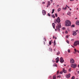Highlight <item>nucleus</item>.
Here are the masks:
<instances>
[{"mask_svg": "<svg viewBox=\"0 0 79 79\" xmlns=\"http://www.w3.org/2000/svg\"><path fill=\"white\" fill-rule=\"evenodd\" d=\"M61 9L60 8H59V9L57 10V11H58V12H59V11H61Z\"/></svg>", "mask_w": 79, "mask_h": 79, "instance_id": "obj_18", "label": "nucleus"}, {"mask_svg": "<svg viewBox=\"0 0 79 79\" xmlns=\"http://www.w3.org/2000/svg\"><path fill=\"white\" fill-rule=\"evenodd\" d=\"M77 10H78V8H77Z\"/></svg>", "mask_w": 79, "mask_h": 79, "instance_id": "obj_63", "label": "nucleus"}, {"mask_svg": "<svg viewBox=\"0 0 79 79\" xmlns=\"http://www.w3.org/2000/svg\"><path fill=\"white\" fill-rule=\"evenodd\" d=\"M64 61L63 60V58L62 57H61L60 58V62L61 63H63Z\"/></svg>", "mask_w": 79, "mask_h": 79, "instance_id": "obj_5", "label": "nucleus"}, {"mask_svg": "<svg viewBox=\"0 0 79 79\" xmlns=\"http://www.w3.org/2000/svg\"><path fill=\"white\" fill-rule=\"evenodd\" d=\"M42 13H43V15H46V11H45L44 10H42Z\"/></svg>", "mask_w": 79, "mask_h": 79, "instance_id": "obj_8", "label": "nucleus"}, {"mask_svg": "<svg viewBox=\"0 0 79 79\" xmlns=\"http://www.w3.org/2000/svg\"><path fill=\"white\" fill-rule=\"evenodd\" d=\"M77 19V18H75L76 19Z\"/></svg>", "mask_w": 79, "mask_h": 79, "instance_id": "obj_57", "label": "nucleus"}, {"mask_svg": "<svg viewBox=\"0 0 79 79\" xmlns=\"http://www.w3.org/2000/svg\"><path fill=\"white\" fill-rule=\"evenodd\" d=\"M62 71L64 73H67V71L64 69V68L63 69Z\"/></svg>", "mask_w": 79, "mask_h": 79, "instance_id": "obj_11", "label": "nucleus"}, {"mask_svg": "<svg viewBox=\"0 0 79 79\" xmlns=\"http://www.w3.org/2000/svg\"><path fill=\"white\" fill-rule=\"evenodd\" d=\"M65 34H68V31H65Z\"/></svg>", "mask_w": 79, "mask_h": 79, "instance_id": "obj_37", "label": "nucleus"}, {"mask_svg": "<svg viewBox=\"0 0 79 79\" xmlns=\"http://www.w3.org/2000/svg\"><path fill=\"white\" fill-rule=\"evenodd\" d=\"M77 25H79V21H77L76 23Z\"/></svg>", "mask_w": 79, "mask_h": 79, "instance_id": "obj_15", "label": "nucleus"}, {"mask_svg": "<svg viewBox=\"0 0 79 79\" xmlns=\"http://www.w3.org/2000/svg\"><path fill=\"white\" fill-rule=\"evenodd\" d=\"M53 39H55V36H53Z\"/></svg>", "mask_w": 79, "mask_h": 79, "instance_id": "obj_46", "label": "nucleus"}, {"mask_svg": "<svg viewBox=\"0 0 79 79\" xmlns=\"http://www.w3.org/2000/svg\"><path fill=\"white\" fill-rule=\"evenodd\" d=\"M66 42L67 43H68V44H69V41H68V40H67Z\"/></svg>", "mask_w": 79, "mask_h": 79, "instance_id": "obj_38", "label": "nucleus"}, {"mask_svg": "<svg viewBox=\"0 0 79 79\" xmlns=\"http://www.w3.org/2000/svg\"><path fill=\"white\" fill-rule=\"evenodd\" d=\"M68 52L69 53H70V50L69 49L68 50Z\"/></svg>", "mask_w": 79, "mask_h": 79, "instance_id": "obj_35", "label": "nucleus"}, {"mask_svg": "<svg viewBox=\"0 0 79 79\" xmlns=\"http://www.w3.org/2000/svg\"><path fill=\"white\" fill-rule=\"evenodd\" d=\"M69 10H70V11H71V9H70Z\"/></svg>", "mask_w": 79, "mask_h": 79, "instance_id": "obj_52", "label": "nucleus"}, {"mask_svg": "<svg viewBox=\"0 0 79 79\" xmlns=\"http://www.w3.org/2000/svg\"><path fill=\"white\" fill-rule=\"evenodd\" d=\"M69 71H71V69H69Z\"/></svg>", "mask_w": 79, "mask_h": 79, "instance_id": "obj_41", "label": "nucleus"}, {"mask_svg": "<svg viewBox=\"0 0 79 79\" xmlns=\"http://www.w3.org/2000/svg\"><path fill=\"white\" fill-rule=\"evenodd\" d=\"M74 50L76 52H77L78 53L79 52V51L77 50H76V48H74Z\"/></svg>", "mask_w": 79, "mask_h": 79, "instance_id": "obj_14", "label": "nucleus"}, {"mask_svg": "<svg viewBox=\"0 0 79 79\" xmlns=\"http://www.w3.org/2000/svg\"><path fill=\"white\" fill-rule=\"evenodd\" d=\"M44 45H45V42H44Z\"/></svg>", "mask_w": 79, "mask_h": 79, "instance_id": "obj_50", "label": "nucleus"}, {"mask_svg": "<svg viewBox=\"0 0 79 79\" xmlns=\"http://www.w3.org/2000/svg\"><path fill=\"white\" fill-rule=\"evenodd\" d=\"M78 74H79V71H78Z\"/></svg>", "mask_w": 79, "mask_h": 79, "instance_id": "obj_51", "label": "nucleus"}, {"mask_svg": "<svg viewBox=\"0 0 79 79\" xmlns=\"http://www.w3.org/2000/svg\"><path fill=\"white\" fill-rule=\"evenodd\" d=\"M59 6V5H57V7H58Z\"/></svg>", "mask_w": 79, "mask_h": 79, "instance_id": "obj_44", "label": "nucleus"}, {"mask_svg": "<svg viewBox=\"0 0 79 79\" xmlns=\"http://www.w3.org/2000/svg\"><path fill=\"white\" fill-rule=\"evenodd\" d=\"M55 16H56V17H57L58 15H57V14H56V13L55 14Z\"/></svg>", "mask_w": 79, "mask_h": 79, "instance_id": "obj_31", "label": "nucleus"}, {"mask_svg": "<svg viewBox=\"0 0 79 79\" xmlns=\"http://www.w3.org/2000/svg\"><path fill=\"white\" fill-rule=\"evenodd\" d=\"M72 27H75V25H71Z\"/></svg>", "mask_w": 79, "mask_h": 79, "instance_id": "obj_24", "label": "nucleus"}, {"mask_svg": "<svg viewBox=\"0 0 79 79\" xmlns=\"http://www.w3.org/2000/svg\"><path fill=\"white\" fill-rule=\"evenodd\" d=\"M77 66V64H72L71 65V67L73 68H76V67Z\"/></svg>", "mask_w": 79, "mask_h": 79, "instance_id": "obj_4", "label": "nucleus"}, {"mask_svg": "<svg viewBox=\"0 0 79 79\" xmlns=\"http://www.w3.org/2000/svg\"><path fill=\"white\" fill-rule=\"evenodd\" d=\"M59 60L60 59H59V58H58V57H57V58L56 59V63H58Z\"/></svg>", "mask_w": 79, "mask_h": 79, "instance_id": "obj_6", "label": "nucleus"}, {"mask_svg": "<svg viewBox=\"0 0 79 79\" xmlns=\"http://www.w3.org/2000/svg\"><path fill=\"white\" fill-rule=\"evenodd\" d=\"M72 47H73V48H74V46H72Z\"/></svg>", "mask_w": 79, "mask_h": 79, "instance_id": "obj_54", "label": "nucleus"}, {"mask_svg": "<svg viewBox=\"0 0 79 79\" xmlns=\"http://www.w3.org/2000/svg\"><path fill=\"white\" fill-rule=\"evenodd\" d=\"M70 76H71V74L70 73H69V74L66 75V77L68 79L69 78Z\"/></svg>", "mask_w": 79, "mask_h": 79, "instance_id": "obj_10", "label": "nucleus"}, {"mask_svg": "<svg viewBox=\"0 0 79 79\" xmlns=\"http://www.w3.org/2000/svg\"><path fill=\"white\" fill-rule=\"evenodd\" d=\"M57 23V21H56V20H54V23L56 24Z\"/></svg>", "mask_w": 79, "mask_h": 79, "instance_id": "obj_26", "label": "nucleus"}, {"mask_svg": "<svg viewBox=\"0 0 79 79\" xmlns=\"http://www.w3.org/2000/svg\"><path fill=\"white\" fill-rule=\"evenodd\" d=\"M76 34H77V33L76 32V31H73V35H76Z\"/></svg>", "mask_w": 79, "mask_h": 79, "instance_id": "obj_9", "label": "nucleus"}, {"mask_svg": "<svg viewBox=\"0 0 79 79\" xmlns=\"http://www.w3.org/2000/svg\"><path fill=\"white\" fill-rule=\"evenodd\" d=\"M72 40H73V41L74 40V39H72Z\"/></svg>", "mask_w": 79, "mask_h": 79, "instance_id": "obj_61", "label": "nucleus"}, {"mask_svg": "<svg viewBox=\"0 0 79 79\" xmlns=\"http://www.w3.org/2000/svg\"><path fill=\"white\" fill-rule=\"evenodd\" d=\"M51 1H52V2H52V0H51Z\"/></svg>", "mask_w": 79, "mask_h": 79, "instance_id": "obj_62", "label": "nucleus"}, {"mask_svg": "<svg viewBox=\"0 0 79 79\" xmlns=\"http://www.w3.org/2000/svg\"><path fill=\"white\" fill-rule=\"evenodd\" d=\"M60 52H57V55H58L60 54Z\"/></svg>", "mask_w": 79, "mask_h": 79, "instance_id": "obj_33", "label": "nucleus"}, {"mask_svg": "<svg viewBox=\"0 0 79 79\" xmlns=\"http://www.w3.org/2000/svg\"><path fill=\"white\" fill-rule=\"evenodd\" d=\"M57 21V23H58L57 26H56V28L57 29L58 31H60V28H61V23H60V17H58L56 20Z\"/></svg>", "mask_w": 79, "mask_h": 79, "instance_id": "obj_1", "label": "nucleus"}, {"mask_svg": "<svg viewBox=\"0 0 79 79\" xmlns=\"http://www.w3.org/2000/svg\"><path fill=\"white\" fill-rule=\"evenodd\" d=\"M78 31H79V30H76L75 32H77Z\"/></svg>", "mask_w": 79, "mask_h": 79, "instance_id": "obj_40", "label": "nucleus"}, {"mask_svg": "<svg viewBox=\"0 0 79 79\" xmlns=\"http://www.w3.org/2000/svg\"><path fill=\"white\" fill-rule=\"evenodd\" d=\"M71 12L69 11L67 13V15H69V16H71Z\"/></svg>", "mask_w": 79, "mask_h": 79, "instance_id": "obj_12", "label": "nucleus"}, {"mask_svg": "<svg viewBox=\"0 0 79 79\" xmlns=\"http://www.w3.org/2000/svg\"><path fill=\"white\" fill-rule=\"evenodd\" d=\"M49 45H51V44H52V41H49Z\"/></svg>", "mask_w": 79, "mask_h": 79, "instance_id": "obj_28", "label": "nucleus"}, {"mask_svg": "<svg viewBox=\"0 0 79 79\" xmlns=\"http://www.w3.org/2000/svg\"><path fill=\"white\" fill-rule=\"evenodd\" d=\"M67 8L66 7H65V8L64 7H63L62 8V10H66Z\"/></svg>", "mask_w": 79, "mask_h": 79, "instance_id": "obj_22", "label": "nucleus"}, {"mask_svg": "<svg viewBox=\"0 0 79 79\" xmlns=\"http://www.w3.org/2000/svg\"><path fill=\"white\" fill-rule=\"evenodd\" d=\"M74 78H75V77H74V76H73L72 78V79H74Z\"/></svg>", "mask_w": 79, "mask_h": 79, "instance_id": "obj_32", "label": "nucleus"}, {"mask_svg": "<svg viewBox=\"0 0 79 79\" xmlns=\"http://www.w3.org/2000/svg\"><path fill=\"white\" fill-rule=\"evenodd\" d=\"M51 16H52V18H55V16L53 14L51 15Z\"/></svg>", "mask_w": 79, "mask_h": 79, "instance_id": "obj_19", "label": "nucleus"}, {"mask_svg": "<svg viewBox=\"0 0 79 79\" xmlns=\"http://www.w3.org/2000/svg\"><path fill=\"white\" fill-rule=\"evenodd\" d=\"M69 37V36L67 35L66 36V38H67V39H68V38Z\"/></svg>", "mask_w": 79, "mask_h": 79, "instance_id": "obj_34", "label": "nucleus"}, {"mask_svg": "<svg viewBox=\"0 0 79 79\" xmlns=\"http://www.w3.org/2000/svg\"><path fill=\"white\" fill-rule=\"evenodd\" d=\"M49 51L50 52H52V49L51 48H49Z\"/></svg>", "mask_w": 79, "mask_h": 79, "instance_id": "obj_25", "label": "nucleus"}, {"mask_svg": "<svg viewBox=\"0 0 79 79\" xmlns=\"http://www.w3.org/2000/svg\"><path fill=\"white\" fill-rule=\"evenodd\" d=\"M48 6H50L51 4L50 2V1H48Z\"/></svg>", "mask_w": 79, "mask_h": 79, "instance_id": "obj_17", "label": "nucleus"}, {"mask_svg": "<svg viewBox=\"0 0 79 79\" xmlns=\"http://www.w3.org/2000/svg\"><path fill=\"white\" fill-rule=\"evenodd\" d=\"M57 39V38H56V37H55V39Z\"/></svg>", "mask_w": 79, "mask_h": 79, "instance_id": "obj_49", "label": "nucleus"}, {"mask_svg": "<svg viewBox=\"0 0 79 79\" xmlns=\"http://www.w3.org/2000/svg\"><path fill=\"white\" fill-rule=\"evenodd\" d=\"M64 66H66V64H64Z\"/></svg>", "mask_w": 79, "mask_h": 79, "instance_id": "obj_53", "label": "nucleus"}, {"mask_svg": "<svg viewBox=\"0 0 79 79\" xmlns=\"http://www.w3.org/2000/svg\"><path fill=\"white\" fill-rule=\"evenodd\" d=\"M59 72H60V71L59 70H58L57 72V74L58 75L59 74Z\"/></svg>", "mask_w": 79, "mask_h": 79, "instance_id": "obj_29", "label": "nucleus"}, {"mask_svg": "<svg viewBox=\"0 0 79 79\" xmlns=\"http://www.w3.org/2000/svg\"><path fill=\"white\" fill-rule=\"evenodd\" d=\"M44 40L45 42L46 41V39H45V38H44Z\"/></svg>", "mask_w": 79, "mask_h": 79, "instance_id": "obj_36", "label": "nucleus"}, {"mask_svg": "<svg viewBox=\"0 0 79 79\" xmlns=\"http://www.w3.org/2000/svg\"><path fill=\"white\" fill-rule=\"evenodd\" d=\"M74 63V60H73V59H70V63L71 64H73Z\"/></svg>", "mask_w": 79, "mask_h": 79, "instance_id": "obj_7", "label": "nucleus"}, {"mask_svg": "<svg viewBox=\"0 0 79 79\" xmlns=\"http://www.w3.org/2000/svg\"><path fill=\"white\" fill-rule=\"evenodd\" d=\"M73 53H74L75 54H76V52H74Z\"/></svg>", "mask_w": 79, "mask_h": 79, "instance_id": "obj_43", "label": "nucleus"}, {"mask_svg": "<svg viewBox=\"0 0 79 79\" xmlns=\"http://www.w3.org/2000/svg\"><path fill=\"white\" fill-rule=\"evenodd\" d=\"M67 7H68V8H69V6H68Z\"/></svg>", "mask_w": 79, "mask_h": 79, "instance_id": "obj_58", "label": "nucleus"}, {"mask_svg": "<svg viewBox=\"0 0 79 79\" xmlns=\"http://www.w3.org/2000/svg\"><path fill=\"white\" fill-rule=\"evenodd\" d=\"M72 1H74V0H72Z\"/></svg>", "mask_w": 79, "mask_h": 79, "instance_id": "obj_64", "label": "nucleus"}, {"mask_svg": "<svg viewBox=\"0 0 79 79\" xmlns=\"http://www.w3.org/2000/svg\"><path fill=\"white\" fill-rule=\"evenodd\" d=\"M52 26L53 27V28H54V29H55V23H52Z\"/></svg>", "mask_w": 79, "mask_h": 79, "instance_id": "obj_13", "label": "nucleus"}, {"mask_svg": "<svg viewBox=\"0 0 79 79\" xmlns=\"http://www.w3.org/2000/svg\"><path fill=\"white\" fill-rule=\"evenodd\" d=\"M63 29L64 30V29H65V27H63Z\"/></svg>", "mask_w": 79, "mask_h": 79, "instance_id": "obj_42", "label": "nucleus"}, {"mask_svg": "<svg viewBox=\"0 0 79 79\" xmlns=\"http://www.w3.org/2000/svg\"><path fill=\"white\" fill-rule=\"evenodd\" d=\"M57 77H59V78H60V77H61V75H60L59 76H58Z\"/></svg>", "mask_w": 79, "mask_h": 79, "instance_id": "obj_30", "label": "nucleus"}, {"mask_svg": "<svg viewBox=\"0 0 79 79\" xmlns=\"http://www.w3.org/2000/svg\"><path fill=\"white\" fill-rule=\"evenodd\" d=\"M53 66H56V67H57V65L56 64H54Z\"/></svg>", "mask_w": 79, "mask_h": 79, "instance_id": "obj_21", "label": "nucleus"}, {"mask_svg": "<svg viewBox=\"0 0 79 79\" xmlns=\"http://www.w3.org/2000/svg\"><path fill=\"white\" fill-rule=\"evenodd\" d=\"M48 16H51V15L50 14V13H48Z\"/></svg>", "mask_w": 79, "mask_h": 79, "instance_id": "obj_27", "label": "nucleus"}, {"mask_svg": "<svg viewBox=\"0 0 79 79\" xmlns=\"http://www.w3.org/2000/svg\"><path fill=\"white\" fill-rule=\"evenodd\" d=\"M74 46H77V45H79V41H76L74 42V43L73 44Z\"/></svg>", "mask_w": 79, "mask_h": 79, "instance_id": "obj_3", "label": "nucleus"}, {"mask_svg": "<svg viewBox=\"0 0 79 79\" xmlns=\"http://www.w3.org/2000/svg\"><path fill=\"white\" fill-rule=\"evenodd\" d=\"M43 4H45V2H43Z\"/></svg>", "mask_w": 79, "mask_h": 79, "instance_id": "obj_45", "label": "nucleus"}, {"mask_svg": "<svg viewBox=\"0 0 79 79\" xmlns=\"http://www.w3.org/2000/svg\"><path fill=\"white\" fill-rule=\"evenodd\" d=\"M54 11H55V9H53L52 10V14H53V13H54Z\"/></svg>", "mask_w": 79, "mask_h": 79, "instance_id": "obj_23", "label": "nucleus"}, {"mask_svg": "<svg viewBox=\"0 0 79 79\" xmlns=\"http://www.w3.org/2000/svg\"><path fill=\"white\" fill-rule=\"evenodd\" d=\"M56 49H54V51H55V52H56Z\"/></svg>", "mask_w": 79, "mask_h": 79, "instance_id": "obj_47", "label": "nucleus"}, {"mask_svg": "<svg viewBox=\"0 0 79 79\" xmlns=\"http://www.w3.org/2000/svg\"><path fill=\"white\" fill-rule=\"evenodd\" d=\"M63 72H62V71H61L60 72V74H63Z\"/></svg>", "mask_w": 79, "mask_h": 79, "instance_id": "obj_39", "label": "nucleus"}, {"mask_svg": "<svg viewBox=\"0 0 79 79\" xmlns=\"http://www.w3.org/2000/svg\"><path fill=\"white\" fill-rule=\"evenodd\" d=\"M66 6L67 7H68V5H66Z\"/></svg>", "mask_w": 79, "mask_h": 79, "instance_id": "obj_56", "label": "nucleus"}, {"mask_svg": "<svg viewBox=\"0 0 79 79\" xmlns=\"http://www.w3.org/2000/svg\"><path fill=\"white\" fill-rule=\"evenodd\" d=\"M65 22V25L66 26H70L71 25V22L68 20H66Z\"/></svg>", "mask_w": 79, "mask_h": 79, "instance_id": "obj_2", "label": "nucleus"}, {"mask_svg": "<svg viewBox=\"0 0 79 79\" xmlns=\"http://www.w3.org/2000/svg\"><path fill=\"white\" fill-rule=\"evenodd\" d=\"M70 1H71V2H72V0H70Z\"/></svg>", "mask_w": 79, "mask_h": 79, "instance_id": "obj_60", "label": "nucleus"}, {"mask_svg": "<svg viewBox=\"0 0 79 79\" xmlns=\"http://www.w3.org/2000/svg\"><path fill=\"white\" fill-rule=\"evenodd\" d=\"M56 77L54 75L53 76V79H56Z\"/></svg>", "mask_w": 79, "mask_h": 79, "instance_id": "obj_20", "label": "nucleus"}, {"mask_svg": "<svg viewBox=\"0 0 79 79\" xmlns=\"http://www.w3.org/2000/svg\"><path fill=\"white\" fill-rule=\"evenodd\" d=\"M78 68H79V65H78Z\"/></svg>", "mask_w": 79, "mask_h": 79, "instance_id": "obj_59", "label": "nucleus"}, {"mask_svg": "<svg viewBox=\"0 0 79 79\" xmlns=\"http://www.w3.org/2000/svg\"><path fill=\"white\" fill-rule=\"evenodd\" d=\"M48 6H48V5L47 6V7H48Z\"/></svg>", "mask_w": 79, "mask_h": 79, "instance_id": "obj_55", "label": "nucleus"}, {"mask_svg": "<svg viewBox=\"0 0 79 79\" xmlns=\"http://www.w3.org/2000/svg\"><path fill=\"white\" fill-rule=\"evenodd\" d=\"M56 44V41H55V40H54V46H55Z\"/></svg>", "mask_w": 79, "mask_h": 79, "instance_id": "obj_16", "label": "nucleus"}, {"mask_svg": "<svg viewBox=\"0 0 79 79\" xmlns=\"http://www.w3.org/2000/svg\"><path fill=\"white\" fill-rule=\"evenodd\" d=\"M57 30L56 29H55V31H56Z\"/></svg>", "mask_w": 79, "mask_h": 79, "instance_id": "obj_48", "label": "nucleus"}]
</instances>
